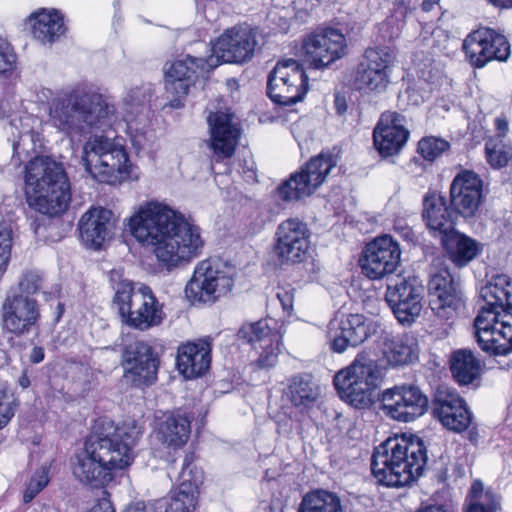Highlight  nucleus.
<instances>
[{
  "mask_svg": "<svg viewBox=\"0 0 512 512\" xmlns=\"http://www.w3.org/2000/svg\"><path fill=\"white\" fill-rule=\"evenodd\" d=\"M230 113H211L207 120L211 134V148L219 158H230L235 151L239 129Z\"/></svg>",
  "mask_w": 512,
  "mask_h": 512,
  "instance_id": "nucleus-30",
  "label": "nucleus"
},
{
  "mask_svg": "<svg viewBox=\"0 0 512 512\" xmlns=\"http://www.w3.org/2000/svg\"><path fill=\"white\" fill-rule=\"evenodd\" d=\"M118 294V302L115 304L122 321L127 325L147 330L162 322L164 313L148 286L140 285L134 290H121Z\"/></svg>",
  "mask_w": 512,
  "mask_h": 512,
  "instance_id": "nucleus-11",
  "label": "nucleus"
},
{
  "mask_svg": "<svg viewBox=\"0 0 512 512\" xmlns=\"http://www.w3.org/2000/svg\"><path fill=\"white\" fill-rule=\"evenodd\" d=\"M450 148L449 142L442 138L425 137L418 143L419 154L427 161L433 162Z\"/></svg>",
  "mask_w": 512,
  "mask_h": 512,
  "instance_id": "nucleus-44",
  "label": "nucleus"
},
{
  "mask_svg": "<svg viewBox=\"0 0 512 512\" xmlns=\"http://www.w3.org/2000/svg\"><path fill=\"white\" fill-rule=\"evenodd\" d=\"M16 61L15 54L11 51L8 43L0 40V74L13 69Z\"/></svg>",
  "mask_w": 512,
  "mask_h": 512,
  "instance_id": "nucleus-54",
  "label": "nucleus"
},
{
  "mask_svg": "<svg viewBox=\"0 0 512 512\" xmlns=\"http://www.w3.org/2000/svg\"><path fill=\"white\" fill-rule=\"evenodd\" d=\"M52 124L74 138L91 128L111 127L117 120L115 106L90 86H77L53 102Z\"/></svg>",
  "mask_w": 512,
  "mask_h": 512,
  "instance_id": "nucleus-5",
  "label": "nucleus"
},
{
  "mask_svg": "<svg viewBox=\"0 0 512 512\" xmlns=\"http://www.w3.org/2000/svg\"><path fill=\"white\" fill-rule=\"evenodd\" d=\"M258 33L249 26H235L226 30L214 43L213 63L219 60L241 64L249 61L258 46Z\"/></svg>",
  "mask_w": 512,
  "mask_h": 512,
  "instance_id": "nucleus-18",
  "label": "nucleus"
},
{
  "mask_svg": "<svg viewBox=\"0 0 512 512\" xmlns=\"http://www.w3.org/2000/svg\"><path fill=\"white\" fill-rule=\"evenodd\" d=\"M28 143H31L33 145V149L36 150V148L42 147V141L40 139V134L34 131L25 133L20 136L19 141L15 142L13 144V150L15 154L19 155L20 150H24L25 146L28 145Z\"/></svg>",
  "mask_w": 512,
  "mask_h": 512,
  "instance_id": "nucleus-55",
  "label": "nucleus"
},
{
  "mask_svg": "<svg viewBox=\"0 0 512 512\" xmlns=\"http://www.w3.org/2000/svg\"><path fill=\"white\" fill-rule=\"evenodd\" d=\"M31 32L41 43H52L66 31L63 17L57 11L42 9L29 17Z\"/></svg>",
  "mask_w": 512,
  "mask_h": 512,
  "instance_id": "nucleus-34",
  "label": "nucleus"
},
{
  "mask_svg": "<svg viewBox=\"0 0 512 512\" xmlns=\"http://www.w3.org/2000/svg\"><path fill=\"white\" fill-rule=\"evenodd\" d=\"M114 226L112 211L92 208L79 221L81 240L87 247L99 249L112 237Z\"/></svg>",
  "mask_w": 512,
  "mask_h": 512,
  "instance_id": "nucleus-28",
  "label": "nucleus"
},
{
  "mask_svg": "<svg viewBox=\"0 0 512 512\" xmlns=\"http://www.w3.org/2000/svg\"><path fill=\"white\" fill-rule=\"evenodd\" d=\"M415 512H448L444 506L433 504V505H426L418 508Z\"/></svg>",
  "mask_w": 512,
  "mask_h": 512,
  "instance_id": "nucleus-59",
  "label": "nucleus"
},
{
  "mask_svg": "<svg viewBox=\"0 0 512 512\" xmlns=\"http://www.w3.org/2000/svg\"><path fill=\"white\" fill-rule=\"evenodd\" d=\"M260 348L263 351L255 361L256 366L260 369H269L275 366L278 361L279 341L262 344Z\"/></svg>",
  "mask_w": 512,
  "mask_h": 512,
  "instance_id": "nucleus-48",
  "label": "nucleus"
},
{
  "mask_svg": "<svg viewBox=\"0 0 512 512\" xmlns=\"http://www.w3.org/2000/svg\"><path fill=\"white\" fill-rule=\"evenodd\" d=\"M413 11L412 8H409L405 5L404 0H396L394 4L393 14L387 18L386 24L389 26H393L396 24V31H393L391 37L397 36L399 31L402 29L404 25V19Z\"/></svg>",
  "mask_w": 512,
  "mask_h": 512,
  "instance_id": "nucleus-50",
  "label": "nucleus"
},
{
  "mask_svg": "<svg viewBox=\"0 0 512 512\" xmlns=\"http://www.w3.org/2000/svg\"><path fill=\"white\" fill-rule=\"evenodd\" d=\"M449 192L483 197V181L474 171L464 169L452 180Z\"/></svg>",
  "mask_w": 512,
  "mask_h": 512,
  "instance_id": "nucleus-40",
  "label": "nucleus"
},
{
  "mask_svg": "<svg viewBox=\"0 0 512 512\" xmlns=\"http://www.w3.org/2000/svg\"><path fill=\"white\" fill-rule=\"evenodd\" d=\"M428 293L430 308L440 319H452L462 306L459 285L447 268L431 272Z\"/></svg>",
  "mask_w": 512,
  "mask_h": 512,
  "instance_id": "nucleus-24",
  "label": "nucleus"
},
{
  "mask_svg": "<svg viewBox=\"0 0 512 512\" xmlns=\"http://www.w3.org/2000/svg\"><path fill=\"white\" fill-rule=\"evenodd\" d=\"M401 251L398 243L389 235L377 237L367 244L360 265L370 279L394 276L400 263Z\"/></svg>",
  "mask_w": 512,
  "mask_h": 512,
  "instance_id": "nucleus-20",
  "label": "nucleus"
},
{
  "mask_svg": "<svg viewBox=\"0 0 512 512\" xmlns=\"http://www.w3.org/2000/svg\"><path fill=\"white\" fill-rule=\"evenodd\" d=\"M490 4L498 8H512V0H487Z\"/></svg>",
  "mask_w": 512,
  "mask_h": 512,
  "instance_id": "nucleus-61",
  "label": "nucleus"
},
{
  "mask_svg": "<svg viewBox=\"0 0 512 512\" xmlns=\"http://www.w3.org/2000/svg\"><path fill=\"white\" fill-rule=\"evenodd\" d=\"M44 359V350L41 347H34L30 354V360L33 363H40Z\"/></svg>",
  "mask_w": 512,
  "mask_h": 512,
  "instance_id": "nucleus-58",
  "label": "nucleus"
},
{
  "mask_svg": "<svg viewBox=\"0 0 512 512\" xmlns=\"http://www.w3.org/2000/svg\"><path fill=\"white\" fill-rule=\"evenodd\" d=\"M12 246V231L4 225H0V272L6 269Z\"/></svg>",
  "mask_w": 512,
  "mask_h": 512,
  "instance_id": "nucleus-51",
  "label": "nucleus"
},
{
  "mask_svg": "<svg viewBox=\"0 0 512 512\" xmlns=\"http://www.w3.org/2000/svg\"><path fill=\"white\" fill-rule=\"evenodd\" d=\"M48 482V468L42 466L35 472L27 484L23 493V501L25 503L31 502L35 496L46 487Z\"/></svg>",
  "mask_w": 512,
  "mask_h": 512,
  "instance_id": "nucleus-47",
  "label": "nucleus"
},
{
  "mask_svg": "<svg viewBox=\"0 0 512 512\" xmlns=\"http://www.w3.org/2000/svg\"><path fill=\"white\" fill-rule=\"evenodd\" d=\"M284 395L293 406L305 409L316 402L319 387L310 374L302 373L288 379Z\"/></svg>",
  "mask_w": 512,
  "mask_h": 512,
  "instance_id": "nucleus-35",
  "label": "nucleus"
},
{
  "mask_svg": "<svg viewBox=\"0 0 512 512\" xmlns=\"http://www.w3.org/2000/svg\"><path fill=\"white\" fill-rule=\"evenodd\" d=\"M447 200L437 191H428L423 197L422 217L430 230L442 236L454 229V215Z\"/></svg>",
  "mask_w": 512,
  "mask_h": 512,
  "instance_id": "nucleus-31",
  "label": "nucleus"
},
{
  "mask_svg": "<svg viewBox=\"0 0 512 512\" xmlns=\"http://www.w3.org/2000/svg\"><path fill=\"white\" fill-rule=\"evenodd\" d=\"M191 432L190 420L182 414H167L155 426L156 439L162 444L180 448L186 444Z\"/></svg>",
  "mask_w": 512,
  "mask_h": 512,
  "instance_id": "nucleus-33",
  "label": "nucleus"
},
{
  "mask_svg": "<svg viewBox=\"0 0 512 512\" xmlns=\"http://www.w3.org/2000/svg\"><path fill=\"white\" fill-rule=\"evenodd\" d=\"M432 413L445 428L457 433L465 431L472 422V414L465 400L446 387L437 388Z\"/></svg>",
  "mask_w": 512,
  "mask_h": 512,
  "instance_id": "nucleus-25",
  "label": "nucleus"
},
{
  "mask_svg": "<svg viewBox=\"0 0 512 512\" xmlns=\"http://www.w3.org/2000/svg\"><path fill=\"white\" fill-rule=\"evenodd\" d=\"M335 107H336L338 114H343L347 109L345 99L343 97L336 96Z\"/></svg>",
  "mask_w": 512,
  "mask_h": 512,
  "instance_id": "nucleus-60",
  "label": "nucleus"
},
{
  "mask_svg": "<svg viewBox=\"0 0 512 512\" xmlns=\"http://www.w3.org/2000/svg\"><path fill=\"white\" fill-rule=\"evenodd\" d=\"M83 164L97 181L115 185L129 176V159L124 146L107 136L94 135L84 145Z\"/></svg>",
  "mask_w": 512,
  "mask_h": 512,
  "instance_id": "nucleus-9",
  "label": "nucleus"
},
{
  "mask_svg": "<svg viewBox=\"0 0 512 512\" xmlns=\"http://www.w3.org/2000/svg\"><path fill=\"white\" fill-rule=\"evenodd\" d=\"M14 395L4 388H0V429L4 428L15 413Z\"/></svg>",
  "mask_w": 512,
  "mask_h": 512,
  "instance_id": "nucleus-49",
  "label": "nucleus"
},
{
  "mask_svg": "<svg viewBox=\"0 0 512 512\" xmlns=\"http://www.w3.org/2000/svg\"><path fill=\"white\" fill-rule=\"evenodd\" d=\"M496 125H497V129L500 132V135L503 136L506 133V131L508 130V122L505 119L497 118Z\"/></svg>",
  "mask_w": 512,
  "mask_h": 512,
  "instance_id": "nucleus-64",
  "label": "nucleus"
},
{
  "mask_svg": "<svg viewBox=\"0 0 512 512\" xmlns=\"http://www.w3.org/2000/svg\"><path fill=\"white\" fill-rule=\"evenodd\" d=\"M105 433L89 436L83 452L77 455L73 473L81 481L94 486L111 480V471L123 469L134 458L133 448L142 435V429L135 420L121 426H109Z\"/></svg>",
  "mask_w": 512,
  "mask_h": 512,
  "instance_id": "nucleus-3",
  "label": "nucleus"
},
{
  "mask_svg": "<svg viewBox=\"0 0 512 512\" xmlns=\"http://www.w3.org/2000/svg\"><path fill=\"white\" fill-rule=\"evenodd\" d=\"M39 274L27 271L18 283L10 287L2 305L5 329L15 335L28 334L37 326L40 307L34 295L41 289Z\"/></svg>",
  "mask_w": 512,
  "mask_h": 512,
  "instance_id": "nucleus-8",
  "label": "nucleus"
},
{
  "mask_svg": "<svg viewBox=\"0 0 512 512\" xmlns=\"http://www.w3.org/2000/svg\"><path fill=\"white\" fill-rule=\"evenodd\" d=\"M442 244L448 258L459 268L474 260L483 248L480 242L455 229L442 236Z\"/></svg>",
  "mask_w": 512,
  "mask_h": 512,
  "instance_id": "nucleus-32",
  "label": "nucleus"
},
{
  "mask_svg": "<svg viewBox=\"0 0 512 512\" xmlns=\"http://www.w3.org/2000/svg\"><path fill=\"white\" fill-rule=\"evenodd\" d=\"M406 117L398 112H384L374 129V144L383 156L398 153L406 143L409 131Z\"/></svg>",
  "mask_w": 512,
  "mask_h": 512,
  "instance_id": "nucleus-27",
  "label": "nucleus"
},
{
  "mask_svg": "<svg viewBox=\"0 0 512 512\" xmlns=\"http://www.w3.org/2000/svg\"><path fill=\"white\" fill-rule=\"evenodd\" d=\"M211 339L203 338L181 345L177 352V367L187 379L202 376L211 364Z\"/></svg>",
  "mask_w": 512,
  "mask_h": 512,
  "instance_id": "nucleus-29",
  "label": "nucleus"
},
{
  "mask_svg": "<svg viewBox=\"0 0 512 512\" xmlns=\"http://www.w3.org/2000/svg\"><path fill=\"white\" fill-rule=\"evenodd\" d=\"M297 512H345V505L337 493L315 489L303 496Z\"/></svg>",
  "mask_w": 512,
  "mask_h": 512,
  "instance_id": "nucleus-37",
  "label": "nucleus"
},
{
  "mask_svg": "<svg viewBox=\"0 0 512 512\" xmlns=\"http://www.w3.org/2000/svg\"><path fill=\"white\" fill-rule=\"evenodd\" d=\"M274 253L282 263L304 261L309 249V230L297 218H289L279 224L276 231Z\"/></svg>",
  "mask_w": 512,
  "mask_h": 512,
  "instance_id": "nucleus-22",
  "label": "nucleus"
},
{
  "mask_svg": "<svg viewBox=\"0 0 512 512\" xmlns=\"http://www.w3.org/2000/svg\"><path fill=\"white\" fill-rule=\"evenodd\" d=\"M336 165L337 160L332 154L321 153L311 158L299 172L278 187L279 197L284 201H296L310 196Z\"/></svg>",
  "mask_w": 512,
  "mask_h": 512,
  "instance_id": "nucleus-14",
  "label": "nucleus"
},
{
  "mask_svg": "<svg viewBox=\"0 0 512 512\" xmlns=\"http://www.w3.org/2000/svg\"><path fill=\"white\" fill-rule=\"evenodd\" d=\"M394 55L388 48H369L358 63L354 76V88L365 94L378 96L386 92L391 83V67Z\"/></svg>",
  "mask_w": 512,
  "mask_h": 512,
  "instance_id": "nucleus-13",
  "label": "nucleus"
},
{
  "mask_svg": "<svg viewBox=\"0 0 512 512\" xmlns=\"http://www.w3.org/2000/svg\"><path fill=\"white\" fill-rule=\"evenodd\" d=\"M498 505L494 495H482L481 498L470 500L466 512H495Z\"/></svg>",
  "mask_w": 512,
  "mask_h": 512,
  "instance_id": "nucleus-52",
  "label": "nucleus"
},
{
  "mask_svg": "<svg viewBox=\"0 0 512 512\" xmlns=\"http://www.w3.org/2000/svg\"><path fill=\"white\" fill-rule=\"evenodd\" d=\"M346 47L345 36L333 28L315 32L303 43L305 59L314 68L327 67L342 58Z\"/></svg>",
  "mask_w": 512,
  "mask_h": 512,
  "instance_id": "nucleus-23",
  "label": "nucleus"
},
{
  "mask_svg": "<svg viewBox=\"0 0 512 512\" xmlns=\"http://www.w3.org/2000/svg\"><path fill=\"white\" fill-rule=\"evenodd\" d=\"M426 464V447L422 440L394 437L375 448L371 471L379 483L402 487L421 476Z\"/></svg>",
  "mask_w": 512,
  "mask_h": 512,
  "instance_id": "nucleus-6",
  "label": "nucleus"
},
{
  "mask_svg": "<svg viewBox=\"0 0 512 512\" xmlns=\"http://www.w3.org/2000/svg\"><path fill=\"white\" fill-rule=\"evenodd\" d=\"M124 379L134 386L151 385L157 379L159 360L154 349L144 341H135L124 349Z\"/></svg>",
  "mask_w": 512,
  "mask_h": 512,
  "instance_id": "nucleus-21",
  "label": "nucleus"
},
{
  "mask_svg": "<svg viewBox=\"0 0 512 512\" xmlns=\"http://www.w3.org/2000/svg\"><path fill=\"white\" fill-rule=\"evenodd\" d=\"M450 370L457 383L468 385L480 376L481 364L470 349H459L451 354Z\"/></svg>",
  "mask_w": 512,
  "mask_h": 512,
  "instance_id": "nucleus-36",
  "label": "nucleus"
},
{
  "mask_svg": "<svg viewBox=\"0 0 512 512\" xmlns=\"http://www.w3.org/2000/svg\"><path fill=\"white\" fill-rule=\"evenodd\" d=\"M449 200L451 209L455 215L465 219H472L478 213L483 197L449 192Z\"/></svg>",
  "mask_w": 512,
  "mask_h": 512,
  "instance_id": "nucleus-41",
  "label": "nucleus"
},
{
  "mask_svg": "<svg viewBox=\"0 0 512 512\" xmlns=\"http://www.w3.org/2000/svg\"><path fill=\"white\" fill-rule=\"evenodd\" d=\"M150 96V88L144 86H136L130 88L123 98V105L128 115L138 112L147 98Z\"/></svg>",
  "mask_w": 512,
  "mask_h": 512,
  "instance_id": "nucleus-46",
  "label": "nucleus"
},
{
  "mask_svg": "<svg viewBox=\"0 0 512 512\" xmlns=\"http://www.w3.org/2000/svg\"><path fill=\"white\" fill-rule=\"evenodd\" d=\"M135 239L151 247L157 260L167 268L188 263L204 247L201 229L167 205L149 202L130 218Z\"/></svg>",
  "mask_w": 512,
  "mask_h": 512,
  "instance_id": "nucleus-1",
  "label": "nucleus"
},
{
  "mask_svg": "<svg viewBox=\"0 0 512 512\" xmlns=\"http://www.w3.org/2000/svg\"><path fill=\"white\" fill-rule=\"evenodd\" d=\"M25 193L42 214L56 216L69 206L70 181L61 162L50 156H35L25 166Z\"/></svg>",
  "mask_w": 512,
  "mask_h": 512,
  "instance_id": "nucleus-7",
  "label": "nucleus"
},
{
  "mask_svg": "<svg viewBox=\"0 0 512 512\" xmlns=\"http://www.w3.org/2000/svg\"><path fill=\"white\" fill-rule=\"evenodd\" d=\"M423 295L424 287L416 278L402 275L387 278L385 301L403 325L412 324L420 315Z\"/></svg>",
  "mask_w": 512,
  "mask_h": 512,
  "instance_id": "nucleus-15",
  "label": "nucleus"
},
{
  "mask_svg": "<svg viewBox=\"0 0 512 512\" xmlns=\"http://www.w3.org/2000/svg\"><path fill=\"white\" fill-rule=\"evenodd\" d=\"M163 507L162 501L157 500L154 502H135L130 504L124 512H157ZM89 512H114L112 504L107 499H102L95 504Z\"/></svg>",
  "mask_w": 512,
  "mask_h": 512,
  "instance_id": "nucleus-45",
  "label": "nucleus"
},
{
  "mask_svg": "<svg viewBox=\"0 0 512 512\" xmlns=\"http://www.w3.org/2000/svg\"><path fill=\"white\" fill-rule=\"evenodd\" d=\"M463 50L477 68L492 60L505 61L510 55L506 37L490 28H481L468 35L463 42Z\"/></svg>",
  "mask_w": 512,
  "mask_h": 512,
  "instance_id": "nucleus-19",
  "label": "nucleus"
},
{
  "mask_svg": "<svg viewBox=\"0 0 512 512\" xmlns=\"http://www.w3.org/2000/svg\"><path fill=\"white\" fill-rule=\"evenodd\" d=\"M485 302L474 320L479 347L490 355L512 352V283L506 275H497L480 290Z\"/></svg>",
  "mask_w": 512,
  "mask_h": 512,
  "instance_id": "nucleus-4",
  "label": "nucleus"
},
{
  "mask_svg": "<svg viewBox=\"0 0 512 512\" xmlns=\"http://www.w3.org/2000/svg\"><path fill=\"white\" fill-rule=\"evenodd\" d=\"M307 85L302 66L294 59H282L268 75L267 94L275 104L291 106L302 101Z\"/></svg>",
  "mask_w": 512,
  "mask_h": 512,
  "instance_id": "nucleus-12",
  "label": "nucleus"
},
{
  "mask_svg": "<svg viewBox=\"0 0 512 512\" xmlns=\"http://www.w3.org/2000/svg\"><path fill=\"white\" fill-rule=\"evenodd\" d=\"M485 154L488 163L494 168L506 166L512 157L511 148L499 137L489 139L485 143Z\"/></svg>",
  "mask_w": 512,
  "mask_h": 512,
  "instance_id": "nucleus-42",
  "label": "nucleus"
},
{
  "mask_svg": "<svg viewBox=\"0 0 512 512\" xmlns=\"http://www.w3.org/2000/svg\"><path fill=\"white\" fill-rule=\"evenodd\" d=\"M18 383L19 385L23 388V389H26L30 386V378L27 374V371H23V373L21 374V376L19 377L18 379Z\"/></svg>",
  "mask_w": 512,
  "mask_h": 512,
  "instance_id": "nucleus-63",
  "label": "nucleus"
},
{
  "mask_svg": "<svg viewBox=\"0 0 512 512\" xmlns=\"http://www.w3.org/2000/svg\"><path fill=\"white\" fill-rule=\"evenodd\" d=\"M234 275L235 269L220 260H203L185 287L186 297L193 303H214L232 291Z\"/></svg>",
  "mask_w": 512,
  "mask_h": 512,
  "instance_id": "nucleus-10",
  "label": "nucleus"
},
{
  "mask_svg": "<svg viewBox=\"0 0 512 512\" xmlns=\"http://www.w3.org/2000/svg\"><path fill=\"white\" fill-rule=\"evenodd\" d=\"M194 457L187 454L182 462L181 472L178 475L179 485L177 490L199 494V485L203 482V472L193 464Z\"/></svg>",
  "mask_w": 512,
  "mask_h": 512,
  "instance_id": "nucleus-39",
  "label": "nucleus"
},
{
  "mask_svg": "<svg viewBox=\"0 0 512 512\" xmlns=\"http://www.w3.org/2000/svg\"><path fill=\"white\" fill-rule=\"evenodd\" d=\"M277 298L279 299L283 309L285 311H291L294 303V289L281 288L277 292Z\"/></svg>",
  "mask_w": 512,
  "mask_h": 512,
  "instance_id": "nucleus-56",
  "label": "nucleus"
},
{
  "mask_svg": "<svg viewBox=\"0 0 512 512\" xmlns=\"http://www.w3.org/2000/svg\"><path fill=\"white\" fill-rule=\"evenodd\" d=\"M109 279L113 290L115 291L114 303L118 302V290H134L136 289L134 283L128 279L123 278V274L119 270H112Z\"/></svg>",
  "mask_w": 512,
  "mask_h": 512,
  "instance_id": "nucleus-53",
  "label": "nucleus"
},
{
  "mask_svg": "<svg viewBox=\"0 0 512 512\" xmlns=\"http://www.w3.org/2000/svg\"><path fill=\"white\" fill-rule=\"evenodd\" d=\"M215 66L213 57L204 59L189 55L171 63L165 71V90L167 98L170 99L169 106L176 109L182 107V100L188 94L198 71L208 72Z\"/></svg>",
  "mask_w": 512,
  "mask_h": 512,
  "instance_id": "nucleus-17",
  "label": "nucleus"
},
{
  "mask_svg": "<svg viewBox=\"0 0 512 512\" xmlns=\"http://www.w3.org/2000/svg\"><path fill=\"white\" fill-rule=\"evenodd\" d=\"M395 229L396 230H399L401 235L405 238V239H408V240H411L412 237H413V232L412 230L409 228V227H404V226H399V225H396L395 226Z\"/></svg>",
  "mask_w": 512,
  "mask_h": 512,
  "instance_id": "nucleus-62",
  "label": "nucleus"
},
{
  "mask_svg": "<svg viewBox=\"0 0 512 512\" xmlns=\"http://www.w3.org/2000/svg\"><path fill=\"white\" fill-rule=\"evenodd\" d=\"M373 323L363 315L350 314L330 320L327 337L330 348L336 353L344 352L347 347L363 343L370 335Z\"/></svg>",
  "mask_w": 512,
  "mask_h": 512,
  "instance_id": "nucleus-26",
  "label": "nucleus"
},
{
  "mask_svg": "<svg viewBox=\"0 0 512 512\" xmlns=\"http://www.w3.org/2000/svg\"><path fill=\"white\" fill-rule=\"evenodd\" d=\"M377 359L359 355L353 363L334 376V385L339 395L356 408L369 404L376 386L380 367L400 366L417 358L416 339L408 334L394 335L392 331L381 329L376 340Z\"/></svg>",
  "mask_w": 512,
  "mask_h": 512,
  "instance_id": "nucleus-2",
  "label": "nucleus"
},
{
  "mask_svg": "<svg viewBox=\"0 0 512 512\" xmlns=\"http://www.w3.org/2000/svg\"><path fill=\"white\" fill-rule=\"evenodd\" d=\"M197 503V494L175 490L170 496L165 512H194L197 507Z\"/></svg>",
  "mask_w": 512,
  "mask_h": 512,
  "instance_id": "nucleus-43",
  "label": "nucleus"
},
{
  "mask_svg": "<svg viewBox=\"0 0 512 512\" xmlns=\"http://www.w3.org/2000/svg\"><path fill=\"white\" fill-rule=\"evenodd\" d=\"M380 403L386 416L407 423L426 413L429 399L419 386L405 383L383 391Z\"/></svg>",
  "mask_w": 512,
  "mask_h": 512,
  "instance_id": "nucleus-16",
  "label": "nucleus"
},
{
  "mask_svg": "<svg viewBox=\"0 0 512 512\" xmlns=\"http://www.w3.org/2000/svg\"><path fill=\"white\" fill-rule=\"evenodd\" d=\"M482 495H493L490 491L483 492V484L480 481H474L470 489V500L481 498Z\"/></svg>",
  "mask_w": 512,
  "mask_h": 512,
  "instance_id": "nucleus-57",
  "label": "nucleus"
},
{
  "mask_svg": "<svg viewBox=\"0 0 512 512\" xmlns=\"http://www.w3.org/2000/svg\"><path fill=\"white\" fill-rule=\"evenodd\" d=\"M237 336L247 343L252 345L259 343L260 346L265 343L278 342L280 340L279 334L271 328L269 320L267 319L242 325Z\"/></svg>",
  "mask_w": 512,
  "mask_h": 512,
  "instance_id": "nucleus-38",
  "label": "nucleus"
}]
</instances>
